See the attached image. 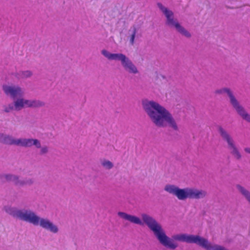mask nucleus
<instances>
[{
    "instance_id": "423d86ee",
    "label": "nucleus",
    "mask_w": 250,
    "mask_h": 250,
    "mask_svg": "<svg viewBox=\"0 0 250 250\" xmlns=\"http://www.w3.org/2000/svg\"><path fill=\"white\" fill-rule=\"evenodd\" d=\"M218 130L222 138L227 142L231 155L235 159L240 160L242 158V155L235 146L232 138L222 127L219 126Z\"/></svg>"
},
{
    "instance_id": "39448f33",
    "label": "nucleus",
    "mask_w": 250,
    "mask_h": 250,
    "mask_svg": "<svg viewBox=\"0 0 250 250\" xmlns=\"http://www.w3.org/2000/svg\"><path fill=\"white\" fill-rule=\"evenodd\" d=\"M216 93L222 94L226 93L230 99V102L233 107L236 110L237 113L242 118V119L247 122L250 123V114H249L241 106L237 99L233 95L232 92L228 88H223L216 90Z\"/></svg>"
},
{
    "instance_id": "6ab92c4d",
    "label": "nucleus",
    "mask_w": 250,
    "mask_h": 250,
    "mask_svg": "<svg viewBox=\"0 0 250 250\" xmlns=\"http://www.w3.org/2000/svg\"><path fill=\"white\" fill-rule=\"evenodd\" d=\"M136 33V28L135 27H134L133 33H132V34L131 36L130 39V42L131 44H134V39H135Z\"/></svg>"
},
{
    "instance_id": "dca6fc26",
    "label": "nucleus",
    "mask_w": 250,
    "mask_h": 250,
    "mask_svg": "<svg viewBox=\"0 0 250 250\" xmlns=\"http://www.w3.org/2000/svg\"><path fill=\"white\" fill-rule=\"evenodd\" d=\"M4 178L6 181H13L15 184L16 185H22L24 183L22 182H20L18 180V177H17L15 176H12V175H6L3 177H2V178Z\"/></svg>"
},
{
    "instance_id": "6e6552de",
    "label": "nucleus",
    "mask_w": 250,
    "mask_h": 250,
    "mask_svg": "<svg viewBox=\"0 0 250 250\" xmlns=\"http://www.w3.org/2000/svg\"><path fill=\"white\" fill-rule=\"evenodd\" d=\"M6 143L10 144H15L16 145H20L23 146H31L33 145H35L37 147L40 148L41 144L40 142L37 139H12L10 137H7L4 140Z\"/></svg>"
},
{
    "instance_id": "aec40b11",
    "label": "nucleus",
    "mask_w": 250,
    "mask_h": 250,
    "mask_svg": "<svg viewBox=\"0 0 250 250\" xmlns=\"http://www.w3.org/2000/svg\"><path fill=\"white\" fill-rule=\"evenodd\" d=\"M7 137H10L12 139H13L12 138V137L9 136H4L3 134H0V141H1L2 143H4V144H9L10 145V144H8V143H6L4 142V140L6 139V138Z\"/></svg>"
},
{
    "instance_id": "b1692460",
    "label": "nucleus",
    "mask_w": 250,
    "mask_h": 250,
    "mask_svg": "<svg viewBox=\"0 0 250 250\" xmlns=\"http://www.w3.org/2000/svg\"><path fill=\"white\" fill-rule=\"evenodd\" d=\"M244 150L246 152L250 153V148L249 147H246L244 148Z\"/></svg>"
},
{
    "instance_id": "4468645a",
    "label": "nucleus",
    "mask_w": 250,
    "mask_h": 250,
    "mask_svg": "<svg viewBox=\"0 0 250 250\" xmlns=\"http://www.w3.org/2000/svg\"><path fill=\"white\" fill-rule=\"evenodd\" d=\"M102 53L103 55L110 60H120L122 63L126 59V56L123 54H112L105 50H102Z\"/></svg>"
},
{
    "instance_id": "5701e85b",
    "label": "nucleus",
    "mask_w": 250,
    "mask_h": 250,
    "mask_svg": "<svg viewBox=\"0 0 250 250\" xmlns=\"http://www.w3.org/2000/svg\"><path fill=\"white\" fill-rule=\"evenodd\" d=\"M47 148L46 147H42L41 149V153L42 154L45 153L46 152H47Z\"/></svg>"
},
{
    "instance_id": "f3484780",
    "label": "nucleus",
    "mask_w": 250,
    "mask_h": 250,
    "mask_svg": "<svg viewBox=\"0 0 250 250\" xmlns=\"http://www.w3.org/2000/svg\"><path fill=\"white\" fill-rule=\"evenodd\" d=\"M237 188L250 203V192L240 186H237Z\"/></svg>"
},
{
    "instance_id": "0eeeda50",
    "label": "nucleus",
    "mask_w": 250,
    "mask_h": 250,
    "mask_svg": "<svg viewBox=\"0 0 250 250\" xmlns=\"http://www.w3.org/2000/svg\"><path fill=\"white\" fill-rule=\"evenodd\" d=\"M158 6L165 14L167 17V23L168 25L174 26L178 32L187 37H189L190 36V34L187 30L182 27L178 22H175L174 21L173 17V14L172 11L168 10L167 8L164 7L160 3H158Z\"/></svg>"
},
{
    "instance_id": "2eb2a0df",
    "label": "nucleus",
    "mask_w": 250,
    "mask_h": 250,
    "mask_svg": "<svg viewBox=\"0 0 250 250\" xmlns=\"http://www.w3.org/2000/svg\"><path fill=\"white\" fill-rule=\"evenodd\" d=\"M125 69L129 73H136L138 71L135 65L132 62L126 57V59L122 63Z\"/></svg>"
},
{
    "instance_id": "9b49d317",
    "label": "nucleus",
    "mask_w": 250,
    "mask_h": 250,
    "mask_svg": "<svg viewBox=\"0 0 250 250\" xmlns=\"http://www.w3.org/2000/svg\"><path fill=\"white\" fill-rule=\"evenodd\" d=\"M3 90L6 95L13 99L21 97L22 94V91L19 86L3 85Z\"/></svg>"
},
{
    "instance_id": "f8f14e48",
    "label": "nucleus",
    "mask_w": 250,
    "mask_h": 250,
    "mask_svg": "<svg viewBox=\"0 0 250 250\" xmlns=\"http://www.w3.org/2000/svg\"><path fill=\"white\" fill-rule=\"evenodd\" d=\"M206 194L207 193L204 190L194 188H188V198L198 199L205 197Z\"/></svg>"
},
{
    "instance_id": "9d476101",
    "label": "nucleus",
    "mask_w": 250,
    "mask_h": 250,
    "mask_svg": "<svg viewBox=\"0 0 250 250\" xmlns=\"http://www.w3.org/2000/svg\"><path fill=\"white\" fill-rule=\"evenodd\" d=\"M44 105L43 103L39 101L24 100L23 99H19L14 103L15 109L21 110L24 106L27 107H40Z\"/></svg>"
},
{
    "instance_id": "f03ea898",
    "label": "nucleus",
    "mask_w": 250,
    "mask_h": 250,
    "mask_svg": "<svg viewBox=\"0 0 250 250\" xmlns=\"http://www.w3.org/2000/svg\"><path fill=\"white\" fill-rule=\"evenodd\" d=\"M142 218L144 222L153 232L162 245L172 250L177 248V245L174 243L172 239L166 235L161 225L155 219L146 214H142Z\"/></svg>"
},
{
    "instance_id": "412c9836",
    "label": "nucleus",
    "mask_w": 250,
    "mask_h": 250,
    "mask_svg": "<svg viewBox=\"0 0 250 250\" xmlns=\"http://www.w3.org/2000/svg\"><path fill=\"white\" fill-rule=\"evenodd\" d=\"M22 74L23 77H28L31 76L32 73L29 71H26L22 72Z\"/></svg>"
},
{
    "instance_id": "ddd939ff",
    "label": "nucleus",
    "mask_w": 250,
    "mask_h": 250,
    "mask_svg": "<svg viewBox=\"0 0 250 250\" xmlns=\"http://www.w3.org/2000/svg\"><path fill=\"white\" fill-rule=\"evenodd\" d=\"M118 214L121 218L125 220H128L131 223L140 225H143V223L141 219L135 216L129 215L123 212H119Z\"/></svg>"
},
{
    "instance_id": "a211bd4d",
    "label": "nucleus",
    "mask_w": 250,
    "mask_h": 250,
    "mask_svg": "<svg viewBox=\"0 0 250 250\" xmlns=\"http://www.w3.org/2000/svg\"><path fill=\"white\" fill-rule=\"evenodd\" d=\"M102 165L104 167H105L108 169H110L113 167L112 163L109 161H104L102 163Z\"/></svg>"
},
{
    "instance_id": "1a4fd4ad",
    "label": "nucleus",
    "mask_w": 250,
    "mask_h": 250,
    "mask_svg": "<svg viewBox=\"0 0 250 250\" xmlns=\"http://www.w3.org/2000/svg\"><path fill=\"white\" fill-rule=\"evenodd\" d=\"M165 189L168 193L175 195L177 198L181 200H184L188 198V188L181 189L174 185H167Z\"/></svg>"
},
{
    "instance_id": "4be33fe9",
    "label": "nucleus",
    "mask_w": 250,
    "mask_h": 250,
    "mask_svg": "<svg viewBox=\"0 0 250 250\" xmlns=\"http://www.w3.org/2000/svg\"><path fill=\"white\" fill-rule=\"evenodd\" d=\"M13 106L12 104H9L8 107H5L4 111L6 112H9L13 109Z\"/></svg>"
},
{
    "instance_id": "20e7f679",
    "label": "nucleus",
    "mask_w": 250,
    "mask_h": 250,
    "mask_svg": "<svg viewBox=\"0 0 250 250\" xmlns=\"http://www.w3.org/2000/svg\"><path fill=\"white\" fill-rule=\"evenodd\" d=\"M172 238L176 241L198 244L207 250H227L224 247L221 246L212 245L206 239L198 235L180 234L173 235Z\"/></svg>"
},
{
    "instance_id": "7ed1b4c3",
    "label": "nucleus",
    "mask_w": 250,
    "mask_h": 250,
    "mask_svg": "<svg viewBox=\"0 0 250 250\" xmlns=\"http://www.w3.org/2000/svg\"><path fill=\"white\" fill-rule=\"evenodd\" d=\"M11 214L15 217L19 218L22 220L31 223L34 225L40 224L42 228L49 229L53 232L56 233L58 231L57 227L49 220L44 219H40L34 212L30 210H25L23 211L20 210H14L11 212Z\"/></svg>"
},
{
    "instance_id": "f257e3e1",
    "label": "nucleus",
    "mask_w": 250,
    "mask_h": 250,
    "mask_svg": "<svg viewBox=\"0 0 250 250\" xmlns=\"http://www.w3.org/2000/svg\"><path fill=\"white\" fill-rule=\"evenodd\" d=\"M143 107L152 122L158 127L168 125L175 130L178 129L171 114L164 107L153 101H144Z\"/></svg>"
}]
</instances>
